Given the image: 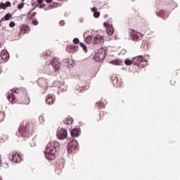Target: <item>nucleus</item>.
I'll list each match as a JSON object with an SVG mask.
<instances>
[{"mask_svg":"<svg viewBox=\"0 0 180 180\" xmlns=\"http://www.w3.org/2000/svg\"><path fill=\"white\" fill-rule=\"evenodd\" d=\"M54 84H56V85H60L61 82L57 81V82H55Z\"/></svg>","mask_w":180,"mask_h":180,"instance_id":"nucleus-39","label":"nucleus"},{"mask_svg":"<svg viewBox=\"0 0 180 180\" xmlns=\"http://www.w3.org/2000/svg\"><path fill=\"white\" fill-rule=\"evenodd\" d=\"M63 168H64V166L62 165L61 167H60V169L58 171V170H56V174H58V175H60L61 174V169H63Z\"/></svg>","mask_w":180,"mask_h":180,"instance_id":"nucleus-30","label":"nucleus"},{"mask_svg":"<svg viewBox=\"0 0 180 180\" xmlns=\"http://www.w3.org/2000/svg\"><path fill=\"white\" fill-rule=\"evenodd\" d=\"M163 8H165L166 11H174V9L178 8V4L174 1V0H167L164 3Z\"/></svg>","mask_w":180,"mask_h":180,"instance_id":"nucleus-6","label":"nucleus"},{"mask_svg":"<svg viewBox=\"0 0 180 180\" xmlns=\"http://www.w3.org/2000/svg\"><path fill=\"white\" fill-rule=\"evenodd\" d=\"M56 136L60 140H64V139H67V136H68V132H67L65 129H60L57 131Z\"/></svg>","mask_w":180,"mask_h":180,"instance_id":"nucleus-8","label":"nucleus"},{"mask_svg":"<svg viewBox=\"0 0 180 180\" xmlns=\"http://www.w3.org/2000/svg\"><path fill=\"white\" fill-rule=\"evenodd\" d=\"M103 26L108 29L109 26H112V25H109L108 22H104Z\"/></svg>","mask_w":180,"mask_h":180,"instance_id":"nucleus-35","label":"nucleus"},{"mask_svg":"<svg viewBox=\"0 0 180 180\" xmlns=\"http://www.w3.org/2000/svg\"><path fill=\"white\" fill-rule=\"evenodd\" d=\"M92 39H93V37H92V36H88V37H87V39H88V40H92Z\"/></svg>","mask_w":180,"mask_h":180,"instance_id":"nucleus-42","label":"nucleus"},{"mask_svg":"<svg viewBox=\"0 0 180 180\" xmlns=\"http://www.w3.org/2000/svg\"><path fill=\"white\" fill-rule=\"evenodd\" d=\"M56 101V98H54V96H53L52 94H49L47 97H46V103L48 105H53V103H54V101Z\"/></svg>","mask_w":180,"mask_h":180,"instance_id":"nucleus-15","label":"nucleus"},{"mask_svg":"<svg viewBox=\"0 0 180 180\" xmlns=\"http://www.w3.org/2000/svg\"><path fill=\"white\" fill-rule=\"evenodd\" d=\"M15 25H16V24L15 23V22L11 21V22L9 23V27H15Z\"/></svg>","mask_w":180,"mask_h":180,"instance_id":"nucleus-31","label":"nucleus"},{"mask_svg":"<svg viewBox=\"0 0 180 180\" xmlns=\"http://www.w3.org/2000/svg\"><path fill=\"white\" fill-rule=\"evenodd\" d=\"M102 119H103V118L102 117V116L100 115L99 119L97 120V122H101L102 120Z\"/></svg>","mask_w":180,"mask_h":180,"instance_id":"nucleus-43","label":"nucleus"},{"mask_svg":"<svg viewBox=\"0 0 180 180\" xmlns=\"http://www.w3.org/2000/svg\"><path fill=\"white\" fill-rule=\"evenodd\" d=\"M22 2L25 1V0H22Z\"/></svg>","mask_w":180,"mask_h":180,"instance_id":"nucleus-52","label":"nucleus"},{"mask_svg":"<svg viewBox=\"0 0 180 180\" xmlns=\"http://www.w3.org/2000/svg\"><path fill=\"white\" fill-rule=\"evenodd\" d=\"M50 7H51V8H54V5H51H51H50Z\"/></svg>","mask_w":180,"mask_h":180,"instance_id":"nucleus-48","label":"nucleus"},{"mask_svg":"<svg viewBox=\"0 0 180 180\" xmlns=\"http://www.w3.org/2000/svg\"><path fill=\"white\" fill-rule=\"evenodd\" d=\"M94 18H98L99 16H101V13H99L98 11H95L94 13Z\"/></svg>","mask_w":180,"mask_h":180,"instance_id":"nucleus-28","label":"nucleus"},{"mask_svg":"<svg viewBox=\"0 0 180 180\" xmlns=\"http://www.w3.org/2000/svg\"><path fill=\"white\" fill-rule=\"evenodd\" d=\"M107 33L109 34V36H112L113 33H115V30L113 29V26L110 25L108 26V27L106 28Z\"/></svg>","mask_w":180,"mask_h":180,"instance_id":"nucleus-19","label":"nucleus"},{"mask_svg":"<svg viewBox=\"0 0 180 180\" xmlns=\"http://www.w3.org/2000/svg\"><path fill=\"white\" fill-rule=\"evenodd\" d=\"M44 56H49V52H46Z\"/></svg>","mask_w":180,"mask_h":180,"instance_id":"nucleus-47","label":"nucleus"},{"mask_svg":"<svg viewBox=\"0 0 180 180\" xmlns=\"http://www.w3.org/2000/svg\"><path fill=\"white\" fill-rule=\"evenodd\" d=\"M79 46L83 49L84 51L86 53L88 51V49H86V46L85 44H83L82 42L79 43Z\"/></svg>","mask_w":180,"mask_h":180,"instance_id":"nucleus-24","label":"nucleus"},{"mask_svg":"<svg viewBox=\"0 0 180 180\" xmlns=\"http://www.w3.org/2000/svg\"><path fill=\"white\" fill-rule=\"evenodd\" d=\"M65 61H68V60H65Z\"/></svg>","mask_w":180,"mask_h":180,"instance_id":"nucleus-51","label":"nucleus"},{"mask_svg":"<svg viewBox=\"0 0 180 180\" xmlns=\"http://www.w3.org/2000/svg\"><path fill=\"white\" fill-rule=\"evenodd\" d=\"M72 137H78L79 136V128L73 129L71 131Z\"/></svg>","mask_w":180,"mask_h":180,"instance_id":"nucleus-18","label":"nucleus"},{"mask_svg":"<svg viewBox=\"0 0 180 180\" xmlns=\"http://www.w3.org/2000/svg\"><path fill=\"white\" fill-rule=\"evenodd\" d=\"M51 64L56 72L60 70V67L61 65V63H60L58 59H57L56 58H54L53 59L51 60Z\"/></svg>","mask_w":180,"mask_h":180,"instance_id":"nucleus-9","label":"nucleus"},{"mask_svg":"<svg viewBox=\"0 0 180 180\" xmlns=\"http://www.w3.org/2000/svg\"><path fill=\"white\" fill-rule=\"evenodd\" d=\"M12 18V14L8 13L4 17L1 18V20H9Z\"/></svg>","mask_w":180,"mask_h":180,"instance_id":"nucleus-22","label":"nucleus"},{"mask_svg":"<svg viewBox=\"0 0 180 180\" xmlns=\"http://www.w3.org/2000/svg\"><path fill=\"white\" fill-rule=\"evenodd\" d=\"M37 82H38L39 86H40L41 88H43L44 89H47V82L46 81L45 79L39 78L37 80Z\"/></svg>","mask_w":180,"mask_h":180,"instance_id":"nucleus-14","label":"nucleus"},{"mask_svg":"<svg viewBox=\"0 0 180 180\" xmlns=\"http://www.w3.org/2000/svg\"><path fill=\"white\" fill-rule=\"evenodd\" d=\"M156 15L162 19H167L168 15L165 13V11L160 10V11L156 12Z\"/></svg>","mask_w":180,"mask_h":180,"instance_id":"nucleus-16","label":"nucleus"},{"mask_svg":"<svg viewBox=\"0 0 180 180\" xmlns=\"http://www.w3.org/2000/svg\"><path fill=\"white\" fill-rule=\"evenodd\" d=\"M47 4H50L51 2H53V0H45Z\"/></svg>","mask_w":180,"mask_h":180,"instance_id":"nucleus-44","label":"nucleus"},{"mask_svg":"<svg viewBox=\"0 0 180 180\" xmlns=\"http://www.w3.org/2000/svg\"><path fill=\"white\" fill-rule=\"evenodd\" d=\"M78 90L80 91V92H84V90L82 89H78Z\"/></svg>","mask_w":180,"mask_h":180,"instance_id":"nucleus-46","label":"nucleus"},{"mask_svg":"<svg viewBox=\"0 0 180 180\" xmlns=\"http://www.w3.org/2000/svg\"><path fill=\"white\" fill-rule=\"evenodd\" d=\"M96 106L98 108V109H101L102 108H105V105H103V103H102V102H98L96 103Z\"/></svg>","mask_w":180,"mask_h":180,"instance_id":"nucleus-23","label":"nucleus"},{"mask_svg":"<svg viewBox=\"0 0 180 180\" xmlns=\"http://www.w3.org/2000/svg\"><path fill=\"white\" fill-rule=\"evenodd\" d=\"M0 7L1 9H6V4H4L3 2H1L0 4Z\"/></svg>","mask_w":180,"mask_h":180,"instance_id":"nucleus-29","label":"nucleus"},{"mask_svg":"<svg viewBox=\"0 0 180 180\" xmlns=\"http://www.w3.org/2000/svg\"><path fill=\"white\" fill-rule=\"evenodd\" d=\"M124 63L126 65H131L133 64L134 65H137L139 68H143L147 64V60L143 56H139L134 58L132 60H126Z\"/></svg>","mask_w":180,"mask_h":180,"instance_id":"nucleus-4","label":"nucleus"},{"mask_svg":"<svg viewBox=\"0 0 180 180\" xmlns=\"http://www.w3.org/2000/svg\"><path fill=\"white\" fill-rule=\"evenodd\" d=\"M30 146H31V147L36 146V139H35L32 140V141L30 142Z\"/></svg>","mask_w":180,"mask_h":180,"instance_id":"nucleus-26","label":"nucleus"},{"mask_svg":"<svg viewBox=\"0 0 180 180\" xmlns=\"http://www.w3.org/2000/svg\"><path fill=\"white\" fill-rule=\"evenodd\" d=\"M170 82H171V84H172V85H174V84H172V80Z\"/></svg>","mask_w":180,"mask_h":180,"instance_id":"nucleus-49","label":"nucleus"},{"mask_svg":"<svg viewBox=\"0 0 180 180\" xmlns=\"http://www.w3.org/2000/svg\"><path fill=\"white\" fill-rule=\"evenodd\" d=\"M67 148L68 154H72L78 148V142L75 140L71 141L68 143Z\"/></svg>","mask_w":180,"mask_h":180,"instance_id":"nucleus-7","label":"nucleus"},{"mask_svg":"<svg viewBox=\"0 0 180 180\" xmlns=\"http://www.w3.org/2000/svg\"><path fill=\"white\" fill-rule=\"evenodd\" d=\"M18 131L22 137H30L33 134V124H30L29 121H25L18 129Z\"/></svg>","mask_w":180,"mask_h":180,"instance_id":"nucleus-3","label":"nucleus"},{"mask_svg":"<svg viewBox=\"0 0 180 180\" xmlns=\"http://www.w3.org/2000/svg\"><path fill=\"white\" fill-rule=\"evenodd\" d=\"M105 43V38L103 36L97 35L92 40L93 44H103Z\"/></svg>","mask_w":180,"mask_h":180,"instance_id":"nucleus-10","label":"nucleus"},{"mask_svg":"<svg viewBox=\"0 0 180 180\" xmlns=\"http://www.w3.org/2000/svg\"><path fill=\"white\" fill-rule=\"evenodd\" d=\"M4 115L2 112H0V122H2V120H4Z\"/></svg>","mask_w":180,"mask_h":180,"instance_id":"nucleus-34","label":"nucleus"},{"mask_svg":"<svg viewBox=\"0 0 180 180\" xmlns=\"http://www.w3.org/2000/svg\"><path fill=\"white\" fill-rule=\"evenodd\" d=\"M30 30V27L27 25H22L20 27L19 36H22V34H26Z\"/></svg>","mask_w":180,"mask_h":180,"instance_id":"nucleus-11","label":"nucleus"},{"mask_svg":"<svg viewBox=\"0 0 180 180\" xmlns=\"http://www.w3.org/2000/svg\"><path fill=\"white\" fill-rule=\"evenodd\" d=\"M58 147V142H50L47 144L46 147V150L44 151V155L46 160L53 161L56 159V148Z\"/></svg>","mask_w":180,"mask_h":180,"instance_id":"nucleus-2","label":"nucleus"},{"mask_svg":"<svg viewBox=\"0 0 180 180\" xmlns=\"http://www.w3.org/2000/svg\"><path fill=\"white\" fill-rule=\"evenodd\" d=\"M0 180H2V177H0Z\"/></svg>","mask_w":180,"mask_h":180,"instance_id":"nucleus-50","label":"nucleus"},{"mask_svg":"<svg viewBox=\"0 0 180 180\" xmlns=\"http://www.w3.org/2000/svg\"><path fill=\"white\" fill-rule=\"evenodd\" d=\"M44 0H37V3L39 4V5H41V4H43Z\"/></svg>","mask_w":180,"mask_h":180,"instance_id":"nucleus-37","label":"nucleus"},{"mask_svg":"<svg viewBox=\"0 0 180 180\" xmlns=\"http://www.w3.org/2000/svg\"><path fill=\"white\" fill-rule=\"evenodd\" d=\"M74 122V120L72 117H68L65 118V120L63 121L65 124H72V122Z\"/></svg>","mask_w":180,"mask_h":180,"instance_id":"nucleus-20","label":"nucleus"},{"mask_svg":"<svg viewBox=\"0 0 180 180\" xmlns=\"http://www.w3.org/2000/svg\"><path fill=\"white\" fill-rule=\"evenodd\" d=\"M44 6H46V5H44V4H41V5L39 6V8H40V9H43V8H44Z\"/></svg>","mask_w":180,"mask_h":180,"instance_id":"nucleus-41","label":"nucleus"},{"mask_svg":"<svg viewBox=\"0 0 180 180\" xmlns=\"http://www.w3.org/2000/svg\"><path fill=\"white\" fill-rule=\"evenodd\" d=\"M0 47H1V43H0Z\"/></svg>","mask_w":180,"mask_h":180,"instance_id":"nucleus-53","label":"nucleus"},{"mask_svg":"<svg viewBox=\"0 0 180 180\" xmlns=\"http://www.w3.org/2000/svg\"><path fill=\"white\" fill-rule=\"evenodd\" d=\"M32 25H34V26H37V25H39V21H37V20H33Z\"/></svg>","mask_w":180,"mask_h":180,"instance_id":"nucleus-32","label":"nucleus"},{"mask_svg":"<svg viewBox=\"0 0 180 180\" xmlns=\"http://www.w3.org/2000/svg\"><path fill=\"white\" fill-rule=\"evenodd\" d=\"M11 2L10 1H7L6 3V8H9V6H11Z\"/></svg>","mask_w":180,"mask_h":180,"instance_id":"nucleus-36","label":"nucleus"},{"mask_svg":"<svg viewBox=\"0 0 180 180\" xmlns=\"http://www.w3.org/2000/svg\"><path fill=\"white\" fill-rule=\"evenodd\" d=\"M73 43L74 44H78V43H79V39H78V38H75L73 39Z\"/></svg>","mask_w":180,"mask_h":180,"instance_id":"nucleus-33","label":"nucleus"},{"mask_svg":"<svg viewBox=\"0 0 180 180\" xmlns=\"http://www.w3.org/2000/svg\"><path fill=\"white\" fill-rule=\"evenodd\" d=\"M110 63L114 64L115 65H120V62H119V60H112L110 62Z\"/></svg>","mask_w":180,"mask_h":180,"instance_id":"nucleus-25","label":"nucleus"},{"mask_svg":"<svg viewBox=\"0 0 180 180\" xmlns=\"http://www.w3.org/2000/svg\"><path fill=\"white\" fill-rule=\"evenodd\" d=\"M31 16L32 18H34V16H36V12H33L32 14H31Z\"/></svg>","mask_w":180,"mask_h":180,"instance_id":"nucleus-45","label":"nucleus"},{"mask_svg":"<svg viewBox=\"0 0 180 180\" xmlns=\"http://www.w3.org/2000/svg\"><path fill=\"white\" fill-rule=\"evenodd\" d=\"M7 98L11 103H16V102L22 105L30 103V98L27 96V91L24 87L13 89L8 92Z\"/></svg>","mask_w":180,"mask_h":180,"instance_id":"nucleus-1","label":"nucleus"},{"mask_svg":"<svg viewBox=\"0 0 180 180\" xmlns=\"http://www.w3.org/2000/svg\"><path fill=\"white\" fill-rule=\"evenodd\" d=\"M132 37L131 39L134 41H140L143 39V36L141 33L136 32L135 30H132Z\"/></svg>","mask_w":180,"mask_h":180,"instance_id":"nucleus-12","label":"nucleus"},{"mask_svg":"<svg viewBox=\"0 0 180 180\" xmlns=\"http://www.w3.org/2000/svg\"><path fill=\"white\" fill-rule=\"evenodd\" d=\"M108 55V50L103 48H101L95 54L94 58L96 61L102 62L105 58H106V56Z\"/></svg>","mask_w":180,"mask_h":180,"instance_id":"nucleus-5","label":"nucleus"},{"mask_svg":"<svg viewBox=\"0 0 180 180\" xmlns=\"http://www.w3.org/2000/svg\"><path fill=\"white\" fill-rule=\"evenodd\" d=\"M97 9L96 8L94 7L93 8H91V12H94L95 13V12H96Z\"/></svg>","mask_w":180,"mask_h":180,"instance_id":"nucleus-38","label":"nucleus"},{"mask_svg":"<svg viewBox=\"0 0 180 180\" xmlns=\"http://www.w3.org/2000/svg\"><path fill=\"white\" fill-rule=\"evenodd\" d=\"M11 161H13V162H20L22 161V157L18 153H14L11 155V158H10Z\"/></svg>","mask_w":180,"mask_h":180,"instance_id":"nucleus-13","label":"nucleus"},{"mask_svg":"<svg viewBox=\"0 0 180 180\" xmlns=\"http://www.w3.org/2000/svg\"><path fill=\"white\" fill-rule=\"evenodd\" d=\"M59 25H60V26H64V25H65L64 21H60L59 22Z\"/></svg>","mask_w":180,"mask_h":180,"instance_id":"nucleus-40","label":"nucleus"},{"mask_svg":"<svg viewBox=\"0 0 180 180\" xmlns=\"http://www.w3.org/2000/svg\"><path fill=\"white\" fill-rule=\"evenodd\" d=\"M68 51L69 53H75L77 50H78V46L74 45H69L67 48Z\"/></svg>","mask_w":180,"mask_h":180,"instance_id":"nucleus-17","label":"nucleus"},{"mask_svg":"<svg viewBox=\"0 0 180 180\" xmlns=\"http://www.w3.org/2000/svg\"><path fill=\"white\" fill-rule=\"evenodd\" d=\"M1 58L3 61H6L9 58V56L8 54L5 53V52H1Z\"/></svg>","mask_w":180,"mask_h":180,"instance_id":"nucleus-21","label":"nucleus"},{"mask_svg":"<svg viewBox=\"0 0 180 180\" xmlns=\"http://www.w3.org/2000/svg\"><path fill=\"white\" fill-rule=\"evenodd\" d=\"M24 6H25V3L19 4L18 5V9H23Z\"/></svg>","mask_w":180,"mask_h":180,"instance_id":"nucleus-27","label":"nucleus"}]
</instances>
